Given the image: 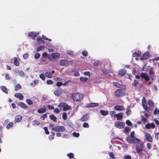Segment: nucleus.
Segmentation results:
<instances>
[{
    "instance_id": "0eeeda50",
    "label": "nucleus",
    "mask_w": 159,
    "mask_h": 159,
    "mask_svg": "<svg viewBox=\"0 0 159 159\" xmlns=\"http://www.w3.org/2000/svg\"><path fill=\"white\" fill-rule=\"evenodd\" d=\"M142 106L144 109L146 111L152 110L150 107H148L146 99L145 98L143 97L142 100Z\"/></svg>"
},
{
    "instance_id": "2f4dec72",
    "label": "nucleus",
    "mask_w": 159,
    "mask_h": 159,
    "mask_svg": "<svg viewBox=\"0 0 159 159\" xmlns=\"http://www.w3.org/2000/svg\"><path fill=\"white\" fill-rule=\"evenodd\" d=\"M42 43V39L41 38H38L37 39V44L38 45Z\"/></svg>"
},
{
    "instance_id": "7ed1b4c3",
    "label": "nucleus",
    "mask_w": 159,
    "mask_h": 159,
    "mask_svg": "<svg viewBox=\"0 0 159 159\" xmlns=\"http://www.w3.org/2000/svg\"><path fill=\"white\" fill-rule=\"evenodd\" d=\"M126 93L124 89H119L117 90L115 92V96L117 97L123 96L126 95Z\"/></svg>"
},
{
    "instance_id": "b1692460",
    "label": "nucleus",
    "mask_w": 159,
    "mask_h": 159,
    "mask_svg": "<svg viewBox=\"0 0 159 159\" xmlns=\"http://www.w3.org/2000/svg\"><path fill=\"white\" fill-rule=\"evenodd\" d=\"M148 104L149 106V107H150L152 110V108H154V104L153 102L151 100H149L148 101Z\"/></svg>"
},
{
    "instance_id": "8fccbe9b",
    "label": "nucleus",
    "mask_w": 159,
    "mask_h": 159,
    "mask_svg": "<svg viewBox=\"0 0 159 159\" xmlns=\"http://www.w3.org/2000/svg\"><path fill=\"white\" fill-rule=\"evenodd\" d=\"M62 118L64 120H66L67 119V115L66 113H64L62 114Z\"/></svg>"
},
{
    "instance_id": "6e6d98bb",
    "label": "nucleus",
    "mask_w": 159,
    "mask_h": 159,
    "mask_svg": "<svg viewBox=\"0 0 159 159\" xmlns=\"http://www.w3.org/2000/svg\"><path fill=\"white\" fill-rule=\"evenodd\" d=\"M74 75L76 77H78L80 76V74L79 72L78 71H75L74 73Z\"/></svg>"
},
{
    "instance_id": "4be33fe9",
    "label": "nucleus",
    "mask_w": 159,
    "mask_h": 159,
    "mask_svg": "<svg viewBox=\"0 0 159 159\" xmlns=\"http://www.w3.org/2000/svg\"><path fill=\"white\" fill-rule=\"evenodd\" d=\"M126 73L125 69H122L119 71L118 73L119 75L122 76L125 75Z\"/></svg>"
},
{
    "instance_id": "79ce46f5",
    "label": "nucleus",
    "mask_w": 159,
    "mask_h": 159,
    "mask_svg": "<svg viewBox=\"0 0 159 159\" xmlns=\"http://www.w3.org/2000/svg\"><path fill=\"white\" fill-rule=\"evenodd\" d=\"M40 78L41 79L43 80H44L45 79V77L43 73L40 74L39 75Z\"/></svg>"
},
{
    "instance_id": "58836bf2",
    "label": "nucleus",
    "mask_w": 159,
    "mask_h": 159,
    "mask_svg": "<svg viewBox=\"0 0 159 159\" xmlns=\"http://www.w3.org/2000/svg\"><path fill=\"white\" fill-rule=\"evenodd\" d=\"M141 120L142 121L145 123L147 121V120L146 118H144L143 116H141Z\"/></svg>"
},
{
    "instance_id": "a878e982",
    "label": "nucleus",
    "mask_w": 159,
    "mask_h": 159,
    "mask_svg": "<svg viewBox=\"0 0 159 159\" xmlns=\"http://www.w3.org/2000/svg\"><path fill=\"white\" fill-rule=\"evenodd\" d=\"M46 111V109L44 108H40L38 110V112L39 113H42L45 112Z\"/></svg>"
},
{
    "instance_id": "393cba45",
    "label": "nucleus",
    "mask_w": 159,
    "mask_h": 159,
    "mask_svg": "<svg viewBox=\"0 0 159 159\" xmlns=\"http://www.w3.org/2000/svg\"><path fill=\"white\" fill-rule=\"evenodd\" d=\"M100 112L101 115L103 116H105L108 114V111H107L101 110L100 111Z\"/></svg>"
},
{
    "instance_id": "412c9836",
    "label": "nucleus",
    "mask_w": 159,
    "mask_h": 159,
    "mask_svg": "<svg viewBox=\"0 0 159 159\" xmlns=\"http://www.w3.org/2000/svg\"><path fill=\"white\" fill-rule=\"evenodd\" d=\"M15 97L17 98H18L20 100H21L23 99L24 96L20 93H16L14 95Z\"/></svg>"
},
{
    "instance_id": "f257e3e1",
    "label": "nucleus",
    "mask_w": 159,
    "mask_h": 159,
    "mask_svg": "<svg viewBox=\"0 0 159 159\" xmlns=\"http://www.w3.org/2000/svg\"><path fill=\"white\" fill-rule=\"evenodd\" d=\"M84 98V95L80 93H74L72 94L71 98L75 102H78L82 100Z\"/></svg>"
},
{
    "instance_id": "e2e57ef3",
    "label": "nucleus",
    "mask_w": 159,
    "mask_h": 159,
    "mask_svg": "<svg viewBox=\"0 0 159 159\" xmlns=\"http://www.w3.org/2000/svg\"><path fill=\"white\" fill-rule=\"evenodd\" d=\"M115 112L114 111H111V112H110V115L111 117H115V115L116 114H115Z\"/></svg>"
},
{
    "instance_id": "680f3d73",
    "label": "nucleus",
    "mask_w": 159,
    "mask_h": 159,
    "mask_svg": "<svg viewBox=\"0 0 159 159\" xmlns=\"http://www.w3.org/2000/svg\"><path fill=\"white\" fill-rule=\"evenodd\" d=\"M138 83V81L137 80H134L133 83H132V84L134 86H135Z\"/></svg>"
},
{
    "instance_id": "4c0bfd02",
    "label": "nucleus",
    "mask_w": 159,
    "mask_h": 159,
    "mask_svg": "<svg viewBox=\"0 0 159 159\" xmlns=\"http://www.w3.org/2000/svg\"><path fill=\"white\" fill-rule=\"evenodd\" d=\"M50 117L52 120L54 122H56L57 121V118L53 115L50 116Z\"/></svg>"
},
{
    "instance_id": "2eb2a0df",
    "label": "nucleus",
    "mask_w": 159,
    "mask_h": 159,
    "mask_svg": "<svg viewBox=\"0 0 159 159\" xmlns=\"http://www.w3.org/2000/svg\"><path fill=\"white\" fill-rule=\"evenodd\" d=\"M114 109L115 110L119 111H122L125 110V108H124L123 107L122 105H116L115 106Z\"/></svg>"
},
{
    "instance_id": "4468645a",
    "label": "nucleus",
    "mask_w": 159,
    "mask_h": 159,
    "mask_svg": "<svg viewBox=\"0 0 159 159\" xmlns=\"http://www.w3.org/2000/svg\"><path fill=\"white\" fill-rule=\"evenodd\" d=\"M59 62L60 64L63 66H66L68 64V61L65 59H61L60 60Z\"/></svg>"
},
{
    "instance_id": "603ef678",
    "label": "nucleus",
    "mask_w": 159,
    "mask_h": 159,
    "mask_svg": "<svg viewBox=\"0 0 159 159\" xmlns=\"http://www.w3.org/2000/svg\"><path fill=\"white\" fill-rule=\"evenodd\" d=\"M43 129L45 130V133L47 134H49V132L48 131L47 127H44Z\"/></svg>"
},
{
    "instance_id": "39448f33",
    "label": "nucleus",
    "mask_w": 159,
    "mask_h": 159,
    "mask_svg": "<svg viewBox=\"0 0 159 159\" xmlns=\"http://www.w3.org/2000/svg\"><path fill=\"white\" fill-rule=\"evenodd\" d=\"M58 107H60L61 109L62 108L64 111L69 110L71 109V107L70 106L64 102L60 103L58 105Z\"/></svg>"
},
{
    "instance_id": "cd10ccee",
    "label": "nucleus",
    "mask_w": 159,
    "mask_h": 159,
    "mask_svg": "<svg viewBox=\"0 0 159 159\" xmlns=\"http://www.w3.org/2000/svg\"><path fill=\"white\" fill-rule=\"evenodd\" d=\"M80 81L82 82H84L87 81L88 78L86 77H81L80 78Z\"/></svg>"
},
{
    "instance_id": "774afa93",
    "label": "nucleus",
    "mask_w": 159,
    "mask_h": 159,
    "mask_svg": "<svg viewBox=\"0 0 159 159\" xmlns=\"http://www.w3.org/2000/svg\"><path fill=\"white\" fill-rule=\"evenodd\" d=\"M124 159H131V157L129 155L125 156L124 157Z\"/></svg>"
},
{
    "instance_id": "a19ab883",
    "label": "nucleus",
    "mask_w": 159,
    "mask_h": 159,
    "mask_svg": "<svg viewBox=\"0 0 159 159\" xmlns=\"http://www.w3.org/2000/svg\"><path fill=\"white\" fill-rule=\"evenodd\" d=\"M21 88V86L19 84H17L15 86V90L17 91L19 89H20Z\"/></svg>"
},
{
    "instance_id": "5fc2aeb1",
    "label": "nucleus",
    "mask_w": 159,
    "mask_h": 159,
    "mask_svg": "<svg viewBox=\"0 0 159 159\" xmlns=\"http://www.w3.org/2000/svg\"><path fill=\"white\" fill-rule=\"evenodd\" d=\"M46 83L48 84H53V81L51 80H48L47 81Z\"/></svg>"
},
{
    "instance_id": "338daca9",
    "label": "nucleus",
    "mask_w": 159,
    "mask_h": 159,
    "mask_svg": "<svg viewBox=\"0 0 159 159\" xmlns=\"http://www.w3.org/2000/svg\"><path fill=\"white\" fill-rule=\"evenodd\" d=\"M147 147L149 149H151L152 148L151 145L149 143L147 144Z\"/></svg>"
},
{
    "instance_id": "f704fd0d",
    "label": "nucleus",
    "mask_w": 159,
    "mask_h": 159,
    "mask_svg": "<svg viewBox=\"0 0 159 159\" xmlns=\"http://www.w3.org/2000/svg\"><path fill=\"white\" fill-rule=\"evenodd\" d=\"M2 90L5 93H7V89L5 86H2L1 87Z\"/></svg>"
},
{
    "instance_id": "69168bd1",
    "label": "nucleus",
    "mask_w": 159,
    "mask_h": 159,
    "mask_svg": "<svg viewBox=\"0 0 159 159\" xmlns=\"http://www.w3.org/2000/svg\"><path fill=\"white\" fill-rule=\"evenodd\" d=\"M142 70L144 71H147L148 70V68L145 65L143 67Z\"/></svg>"
},
{
    "instance_id": "c85d7f7f",
    "label": "nucleus",
    "mask_w": 159,
    "mask_h": 159,
    "mask_svg": "<svg viewBox=\"0 0 159 159\" xmlns=\"http://www.w3.org/2000/svg\"><path fill=\"white\" fill-rule=\"evenodd\" d=\"M40 124V122L37 120H34L32 122V125L34 126L39 125Z\"/></svg>"
},
{
    "instance_id": "bf43d9fd",
    "label": "nucleus",
    "mask_w": 159,
    "mask_h": 159,
    "mask_svg": "<svg viewBox=\"0 0 159 159\" xmlns=\"http://www.w3.org/2000/svg\"><path fill=\"white\" fill-rule=\"evenodd\" d=\"M125 130L126 132L128 133L130 131V129L128 127H126L125 128Z\"/></svg>"
},
{
    "instance_id": "aec40b11",
    "label": "nucleus",
    "mask_w": 159,
    "mask_h": 159,
    "mask_svg": "<svg viewBox=\"0 0 159 159\" xmlns=\"http://www.w3.org/2000/svg\"><path fill=\"white\" fill-rule=\"evenodd\" d=\"M22 119V116L20 115H18L16 116L15 119V121L16 122L20 121Z\"/></svg>"
},
{
    "instance_id": "1a4fd4ad",
    "label": "nucleus",
    "mask_w": 159,
    "mask_h": 159,
    "mask_svg": "<svg viewBox=\"0 0 159 159\" xmlns=\"http://www.w3.org/2000/svg\"><path fill=\"white\" fill-rule=\"evenodd\" d=\"M115 126L119 129H122L125 126V123L122 122H117L115 124Z\"/></svg>"
},
{
    "instance_id": "5701e85b",
    "label": "nucleus",
    "mask_w": 159,
    "mask_h": 159,
    "mask_svg": "<svg viewBox=\"0 0 159 159\" xmlns=\"http://www.w3.org/2000/svg\"><path fill=\"white\" fill-rule=\"evenodd\" d=\"M62 93V91L60 90H57L54 91V94L55 95L58 96L60 95Z\"/></svg>"
},
{
    "instance_id": "de8ad7c7",
    "label": "nucleus",
    "mask_w": 159,
    "mask_h": 159,
    "mask_svg": "<svg viewBox=\"0 0 159 159\" xmlns=\"http://www.w3.org/2000/svg\"><path fill=\"white\" fill-rule=\"evenodd\" d=\"M40 56V55L39 53H36L35 54L34 56V58L36 59H39Z\"/></svg>"
},
{
    "instance_id": "7c9ffc66",
    "label": "nucleus",
    "mask_w": 159,
    "mask_h": 159,
    "mask_svg": "<svg viewBox=\"0 0 159 159\" xmlns=\"http://www.w3.org/2000/svg\"><path fill=\"white\" fill-rule=\"evenodd\" d=\"M113 85L118 88H121L122 85L117 82H115L113 83Z\"/></svg>"
},
{
    "instance_id": "72a5a7b5",
    "label": "nucleus",
    "mask_w": 159,
    "mask_h": 159,
    "mask_svg": "<svg viewBox=\"0 0 159 159\" xmlns=\"http://www.w3.org/2000/svg\"><path fill=\"white\" fill-rule=\"evenodd\" d=\"M45 75L48 78H51L52 76V75L49 72H46Z\"/></svg>"
},
{
    "instance_id": "6ab92c4d",
    "label": "nucleus",
    "mask_w": 159,
    "mask_h": 159,
    "mask_svg": "<svg viewBox=\"0 0 159 159\" xmlns=\"http://www.w3.org/2000/svg\"><path fill=\"white\" fill-rule=\"evenodd\" d=\"M90 116L88 114H86L81 118V120L82 121H86L89 118Z\"/></svg>"
},
{
    "instance_id": "052dcab7",
    "label": "nucleus",
    "mask_w": 159,
    "mask_h": 159,
    "mask_svg": "<svg viewBox=\"0 0 159 159\" xmlns=\"http://www.w3.org/2000/svg\"><path fill=\"white\" fill-rule=\"evenodd\" d=\"M83 126L84 128H89V124L88 123L85 122L83 124Z\"/></svg>"
},
{
    "instance_id": "c756f323",
    "label": "nucleus",
    "mask_w": 159,
    "mask_h": 159,
    "mask_svg": "<svg viewBox=\"0 0 159 159\" xmlns=\"http://www.w3.org/2000/svg\"><path fill=\"white\" fill-rule=\"evenodd\" d=\"M19 105L23 108H27V106H26V105L24 103L22 102H19Z\"/></svg>"
},
{
    "instance_id": "6e6552de",
    "label": "nucleus",
    "mask_w": 159,
    "mask_h": 159,
    "mask_svg": "<svg viewBox=\"0 0 159 159\" xmlns=\"http://www.w3.org/2000/svg\"><path fill=\"white\" fill-rule=\"evenodd\" d=\"M136 145V149L138 153L139 154L143 148V144L142 143H138Z\"/></svg>"
},
{
    "instance_id": "0e129e2a",
    "label": "nucleus",
    "mask_w": 159,
    "mask_h": 159,
    "mask_svg": "<svg viewBox=\"0 0 159 159\" xmlns=\"http://www.w3.org/2000/svg\"><path fill=\"white\" fill-rule=\"evenodd\" d=\"M82 53L83 56H86L88 55V52L86 51H83Z\"/></svg>"
},
{
    "instance_id": "ddd939ff",
    "label": "nucleus",
    "mask_w": 159,
    "mask_h": 159,
    "mask_svg": "<svg viewBox=\"0 0 159 159\" xmlns=\"http://www.w3.org/2000/svg\"><path fill=\"white\" fill-rule=\"evenodd\" d=\"M150 54L149 52H147L144 53L140 58V60H144L147 59L149 57Z\"/></svg>"
},
{
    "instance_id": "423d86ee",
    "label": "nucleus",
    "mask_w": 159,
    "mask_h": 159,
    "mask_svg": "<svg viewBox=\"0 0 159 159\" xmlns=\"http://www.w3.org/2000/svg\"><path fill=\"white\" fill-rule=\"evenodd\" d=\"M52 130L57 132H63L65 130V128L62 126H58L53 127Z\"/></svg>"
},
{
    "instance_id": "9d476101",
    "label": "nucleus",
    "mask_w": 159,
    "mask_h": 159,
    "mask_svg": "<svg viewBox=\"0 0 159 159\" xmlns=\"http://www.w3.org/2000/svg\"><path fill=\"white\" fill-rule=\"evenodd\" d=\"M145 137L146 140L148 142H152V139L150 134L147 132L144 133Z\"/></svg>"
},
{
    "instance_id": "f03ea898",
    "label": "nucleus",
    "mask_w": 159,
    "mask_h": 159,
    "mask_svg": "<svg viewBox=\"0 0 159 159\" xmlns=\"http://www.w3.org/2000/svg\"><path fill=\"white\" fill-rule=\"evenodd\" d=\"M60 57V55L58 52H53L48 54V59L50 61H54L56 59H58Z\"/></svg>"
},
{
    "instance_id": "ea45409f",
    "label": "nucleus",
    "mask_w": 159,
    "mask_h": 159,
    "mask_svg": "<svg viewBox=\"0 0 159 159\" xmlns=\"http://www.w3.org/2000/svg\"><path fill=\"white\" fill-rule=\"evenodd\" d=\"M67 156L70 158H73L74 157V154L72 153H68Z\"/></svg>"
},
{
    "instance_id": "3c124183",
    "label": "nucleus",
    "mask_w": 159,
    "mask_h": 159,
    "mask_svg": "<svg viewBox=\"0 0 159 159\" xmlns=\"http://www.w3.org/2000/svg\"><path fill=\"white\" fill-rule=\"evenodd\" d=\"M48 55L46 52H44L42 54V57H48Z\"/></svg>"
},
{
    "instance_id": "f3484780",
    "label": "nucleus",
    "mask_w": 159,
    "mask_h": 159,
    "mask_svg": "<svg viewBox=\"0 0 159 159\" xmlns=\"http://www.w3.org/2000/svg\"><path fill=\"white\" fill-rule=\"evenodd\" d=\"M140 76L141 77L144 78L146 81H148L149 80V77L146 74L141 73L140 74Z\"/></svg>"
},
{
    "instance_id": "864d4df0",
    "label": "nucleus",
    "mask_w": 159,
    "mask_h": 159,
    "mask_svg": "<svg viewBox=\"0 0 159 159\" xmlns=\"http://www.w3.org/2000/svg\"><path fill=\"white\" fill-rule=\"evenodd\" d=\"M154 113L155 115H156L157 113L159 114V109L157 108H156L154 111Z\"/></svg>"
},
{
    "instance_id": "bb28decb",
    "label": "nucleus",
    "mask_w": 159,
    "mask_h": 159,
    "mask_svg": "<svg viewBox=\"0 0 159 159\" xmlns=\"http://www.w3.org/2000/svg\"><path fill=\"white\" fill-rule=\"evenodd\" d=\"M141 53L140 51H138L137 52H134L133 53V57H137L141 55Z\"/></svg>"
},
{
    "instance_id": "37998d69",
    "label": "nucleus",
    "mask_w": 159,
    "mask_h": 159,
    "mask_svg": "<svg viewBox=\"0 0 159 159\" xmlns=\"http://www.w3.org/2000/svg\"><path fill=\"white\" fill-rule=\"evenodd\" d=\"M73 135L75 137H78L79 136L80 134L78 133H76L75 132H74L72 133Z\"/></svg>"
},
{
    "instance_id": "e433bc0d",
    "label": "nucleus",
    "mask_w": 159,
    "mask_h": 159,
    "mask_svg": "<svg viewBox=\"0 0 159 159\" xmlns=\"http://www.w3.org/2000/svg\"><path fill=\"white\" fill-rule=\"evenodd\" d=\"M45 47L43 46H41L38 47L37 49V51L39 52L40 51L43 50H44Z\"/></svg>"
},
{
    "instance_id": "09e8293b",
    "label": "nucleus",
    "mask_w": 159,
    "mask_h": 159,
    "mask_svg": "<svg viewBox=\"0 0 159 159\" xmlns=\"http://www.w3.org/2000/svg\"><path fill=\"white\" fill-rule=\"evenodd\" d=\"M109 156L112 158L115 159V158L114 157V154L112 152H110L109 153Z\"/></svg>"
},
{
    "instance_id": "4d7b16f0",
    "label": "nucleus",
    "mask_w": 159,
    "mask_h": 159,
    "mask_svg": "<svg viewBox=\"0 0 159 159\" xmlns=\"http://www.w3.org/2000/svg\"><path fill=\"white\" fill-rule=\"evenodd\" d=\"M47 117V115L46 114H44L43 115L40 117L41 119L43 120H44Z\"/></svg>"
},
{
    "instance_id": "a18cd8bd",
    "label": "nucleus",
    "mask_w": 159,
    "mask_h": 159,
    "mask_svg": "<svg viewBox=\"0 0 159 159\" xmlns=\"http://www.w3.org/2000/svg\"><path fill=\"white\" fill-rule=\"evenodd\" d=\"M131 112V110L129 109H127L126 111V114L127 116H129Z\"/></svg>"
},
{
    "instance_id": "f8f14e48",
    "label": "nucleus",
    "mask_w": 159,
    "mask_h": 159,
    "mask_svg": "<svg viewBox=\"0 0 159 159\" xmlns=\"http://www.w3.org/2000/svg\"><path fill=\"white\" fill-rule=\"evenodd\" d=\"M155 125L154 124L152 123H147L145 126V128L146 129H150L151 128L152 129H153L155 128Z\"/></svg>"
},
{
    "instance_id": "dca6fc26",
    "label": "nucleus",
    "mask_w": 159,
    "mask_h": 159,
    "mask_svg": "<svg viewBox=\"0 0 159 159\" xmlns=\"http://www.w3.org/2000/svg\"><path fill=\"white\" fill-rule=\"evenodd\" d=\"M98 103H91L87 104L86 107H94L98 106Z\"/></svg>"
},
{
    "instance_id": "a211bd4d",
    "label": "nucleus",
    "mask_w": 159,
    "mask_h": 159,
    "mask_svg": "<svg viewBox=\"0 0 159 159\" xmlns=\"http://www.w3.org/2000/svg\"><path fill=\"white\" fill-rule=\"evenodd\" d=\"M123 114L122 113H119L116 114L115 115V117H116V119L118 120H121L123 117Z\"/></svg>"
},
{
    "instance_id": "c03bdc74",
    "label": "nucleus",
    "mask_w": 159,
    "mask_h": 159,
    "mask_svg": "<svg viewBox=\"0 0 159 159\" xmlns=\"http://www.w3.org/2000/svg\"><path fill=\"white\" fill-rule=\"evenodd\" d=\"M19 75L21 77H24L25 75V73L22 70H20L19 73Z\"/></svg>"
},
{
    "instance_id": "473e14b6",
    "label": "nucleus",
    "mask_w": 159,
    "mask_h": 159,
    "mask_svg": "<svg viewBox=\"0 0 159 159\" xmlns=\"http://www.w3.org/2000/svg\"><path fill=\"white\" fill-rule=\"evenodd\" d=\"M14 64L16 66H19V63L17 61V60L16 58H14Z\"/></svg>"
},
{
    "instance_id": "13d9d810",
    "label": "nucleus",
    "mask_w": 159,
    "mask_h": 159,
    "mask_svg": "<svg viewBox=\"0 0 159 159\" xmlns=\"http://www.w3.org/2000/svg\"><path fill=\"white\" fill-rule=\"evenodd\" d=\"M84 75L86 76H88L89 77L90 76V73L89 71H86L84 72Z\"/></svg>"
},
{
    "instance_id": "9b49d317",
    "label": "nucleus",
    "mask_w": 159,
    "mask_h": 159,
    "mask_svg": "<svg viewBox=\"0 0 159 159\" xmlns=\"http://www.w3.org/2000/svg\"><path fill=\"white\" fill-rule=\"evenodd\" d=\"M39 33L38 32H29L28 33V36L33 38L34 40L35 39L34 37L37 36Z\"/></svg>"
},
{
    "instance_id": "49530a36",
    "label": "nucleus",
    "mask_w": 159,
    "mask_h": 159,
    "mask_svg": "<svg viewBox=\"0 0 159 159\" xmlns=\"http://www.w3.org/2000/svg\"><path fill=\"white\" fill-rule=\"evenodd\" d=\"M26 102L29 105H31L33 104V101L30 99H27L26 100Z\"/></svg>"
},
{
    "instance_id": "20e7f679",
    "label": "nucleus",
    "mask_w": 159,
    "mask_h": 159,
    "mask_svg": "<svg viewBox=\"0 0 159 159\" xmlns=\"http://www.w3.org/2000/svg\"><path fill=\"white\" fill-rule=\"evenodd\" d=\"M126 140L129 143H139L140 142L139 139L135 137H128L126 138Z\"/></svg>"
},
{
    "instance_id": "c9c22d12",
    "label": "nucleus",
    "mask_w": 159,
    "mask_h": 159,
    "mask_svg": "<svg viewBox=\"0 0 159 159\" xmlns=\"http://www.w3.org/2000/svg\"><path fill=\"white\" fill-rule=\"evenodd\" d=\"M13 125V123L12 122H10L7 125L6 128L7 129H9L12 127Z\"/></svg>"
}]
</instances>
